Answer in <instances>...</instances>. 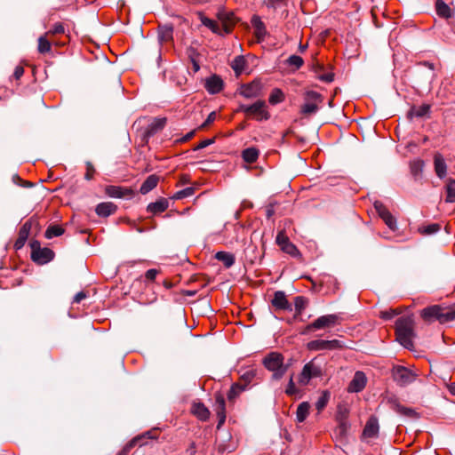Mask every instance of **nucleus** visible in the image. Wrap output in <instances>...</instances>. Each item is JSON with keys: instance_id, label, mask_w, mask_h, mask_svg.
<instances>
[{"instance_id": "35", "label": "nucleus", "mask_w": 455, "mask_h": 455, "mask_svg": "<svg viewBox=\"0 0 455 455\" xmlns=\"http://www.w3.org/2000/svg\"><path fill=\"white\" fill-rule=\"evenodd\" d=\"M310 404L307 402H303L299 404L296 411V418L299 422H303L309 413Z\"/></svg>"}, {"instance_id": "52", "label": "nucleus", "mask_w": 455, "mask_h": 455, "mask_svg": "<svg viewBox=\"0 0 455 455\" xmlns=\"http://www.w3.org/2000/svg\"><path fill=\"white\" fill-rule=\"evenodd\" d=\"M64 33H65V28H64L63 24L60 22H58V23H55L52 27V28L45 34L46 35H60V34H64Z\"/></svg>"}, {"instance_id": "62", "label": "nucleus", "mask_w": 455, "mask_h": 455, "mask_svg": "<svg viewBox=\"0 0 455 455\" xmlns=\"http://www.w3.org/2000/svg\"><path fill=\"white\" fill-rule=\"evenodd\" d=\"M87 297L84 291H79L74 297L73 303H80L84 299Z\"/></svg>"}, {"instance_id": "50", "label": "nucleus", "mask_w": 455, "mask_h": 455, "mask_svg": "<svg viewBox=\"0 0 455 455\" xmlns=\"http://www.w3.org/2000/svg\"><path fill=\"white\" fill-rule=\"evenodd\" d=\"M401 311L399 309H388L379 312V316L384 320H390L395 315H399Z\"/></svg>"}, {"instance_id": "23", "label": "nucleus", "mask_w": 455, "mask_h": 455, "mask_svg": "<svg viewBox=\"0 0 455 455\" xmlns=\"http://www.w3.org/2000/svg\"><path fill=\"white\" fill-rule=\"evenodd\" d=\"M216 414L219 419L217 425V428L219 429L226 420V404L225 400L221 395H218L216 397Z\"/></svg>"}, {"instance_id": "46", "label": "nucleus", "mask_w": 455, "mask_h": 455, "mask_svg": "<svg viewBox=\"0 0 455 455\" xmlns=\"http://www.w3.org/2000/svg\"><path fill=\"white\" fill-rule=\"evenodd\" d=\"M305 100L307 102H315L318 106L322 102V96L317 92L308 91L306 93Z\"/></svg>"}, {"instance_id": "51", "label": "nucleus", "mask_w": 455, "mask_h": 455, "mask_svg": "<svg viewBox=\"0 0 455 455\" xmlns=\"http://www.w3.org/2000/svg\"><path fill=\"white\" fill-rule=\"evenodd\" d=\"M287 63L290 66L295 67L298 69L303 65L304 61L301 57L298 55H291L288 58Z\"/></svg>"}, {"instance_id": "43", "label": "nucleus", "mask_w": 455, "mask_h": 455, "mask_svg": "<svg viewBox=\"0 0 455 455\" xmlns=\"http://www.w3.org/2000/svg\"><path fill=\"white\" fill-rule=\"evenodd\" d=\"M195 194V188L193 187H188L180 191H177L172 198L174 200H180L183 198H187L192 196Z\"/></svg>"}, {"instance_id": "47", "label": "nucleus", "mask_w": 455, "mask_h": 455, "mask_svg": "<svg viewBox=\"0 0 455 455\" xmlns=\"http://www.w3.org/2000/svg\"><path fill=\"white\" fill-rule=\"evenodd\" d=\"M318 110V106L315 102H305L301 107V113L304 115L314 114Z\"/></svg>"}, {"instance_id": "26", "label": "nucleus", "mask_w": 455, "mask_h": 455, "mask_svg": "<svg viewBox=\"0 0 455 455\" xmlns=\"http://www.w3.org/2000/svg\"><path fill=\"white\" fill-rule=\"evenodd\" d=\"M168 206V200L165 198H160L154 203H150L147 207V211L153 214H158L165 212Z\"/></svg>"}, {"instance_id": "29", "label": "nucleus", "mask_w": 455, "mask_h": 455, "mask_svg": "<svg viewBox=\"0 0 455 455\" xmlns=\"http://www.w3.org/2000/svg\"><path fill=\"white\" fill-rule=\"evenodd\" d=\"M259 155V149L254 147L247 148L243 150L242 157L244 162L253 164L257 161Z\"/></svg>"}, {"instance_id": "14", "label": "nucleus", "mask_w": 455, "mask_h": 455, "mask_svg": "<svg viewBox=\"0 0 455 455\" xmlns=\"http://www.w3.org/2000/svg\"><path fill=\"white\" fill-rule=\"evenodd\" d=\"M261 84L259 82H252L248 84H243L239 89V93L246 99L257 98L260 95Z\"/></svg>"}, {"instance_id": "9", "label": "nucleus", "mask_w": 455, "mask_h": 455, "mask_svg": "<svg viewBox=\"0 0 455 455\" xmlns=\"http://www.w3.org/2000/svg\"><path fill=\"white\" fill-rule=\"evenodd\" d=\"M343 346L341 342L338 339L332 340H324V339H315L309 341L307 344V347L311 351H320V350H335L341 348Z\"/></svg>"}, {"instance_id": "7", "label": "nucleus", "mask_w": 455, "mask_h": 455, "mask_svg": "<svg viewBox=\"0 0 455 455\" xmlns=\"http://www.w3.org/2000/svg\"><path fill=\"white\" fill-rule=\"evenodd\" d=\"M339 321V316L335 314L325 315L318 317L313 323L308 324L303 333H307L315 330L333 327Z\"/></svg>"}, {"instance_id": "19", "label": "nucleus", "mask_w": 455, "mask_h": 455, "mask_svg": "<svg viewBox=\"0 0 455 455\" xmlns=\"http://www.w3.org/2000/svg\"><path fill=\"white\" fill-rule=\"evenodd\" d=\"M379 422L377 418L371 417L368 421L366 422V425L364 427V429L363 431V436L364 438H374L378 436L379 434Z\"/></svg>"}, {"instance_id": "32", "label": "nucleus", "mask_w": 455, "mask_h": 455, "mask_svg": "<svg viewBox=\"0 0 455 455\" xmlns=\"http://www.w3.org/2000/svg\"><path fill=\"white\" fill-rule=\"evenodd\" d=\"M201 22L203 25L210 28L213 33L224 36V32L221 27L213 20H211L207 17L202 16Z\"/></svg>"}, {"instance_id": "12", "label": "nucleus", "mask_w": 455, "mask_h": 455, "mask_svg": "<svg viewBox=\"0 0 455 455\" xmlns=\"http://www.w3.org/2000/svg\"><path fill=\"white\" fill-rule=\"evenodd\" d=\"M275 242L283 252L293 257L299 255L297 247L290 242L283 230L278 232Z\"/></svg>"}, {"instance_id": "58", "label": "nucleus", "mask_w": 455, "mask_h": 455, "mask_svg": "<svg viewBox=\"0 0 455 455\" xmlns=\"http://www.w3.org/2000/svg\"><path fill=\"white\" fill-rule=\"evenodd\" d=\"M12 181L21 187H31L32 184L28 181H23L18 174L12 175Z\"/></svg>"}, {"instance_id": "64", "label": "nucleus", "mask_w": 455, "mask_h": 455, "mask_svg": "<svg viewBox=\"0 0 455 455\" xmlns=\"http://www.w3.org/2000/svg\"><path fill=\"white\" fill-rule=\"evenodd\" d=\"M24 74V68L21 67V66H17L15 68V70H14V73H13V76H15L16 79H19Z\"/></svg>"}, {"instance_id": "8", "label": "nucleus", "mask_w": 455, "mask_h": 455, "mask_svg": "<svg viewBox=\"0 0 455 455\" xmlns=\"http://www.w3.org/2000/svg\"><path fill=\"white\" fill-rule=\"evenodd\" d=\"M393 377L399 386L404 387L412 383L416 379L417 374L411 370L399 365L394 367Z\"/></svg>"}, {"instance_id": "1", "label": "nucleus", "mask_w": 455, "mask_h": 455, "mask_svg": "<svg viewBox=\"0 0 455 455\" xmlns=\"http://www.w3.org/2000/svg\"><path fill=\"white\" fill-rule=\"evenodd\" d=\"M414 317L412 315H403L395 322L396 340L405 348L412 349V339L416 336L414 331Z\"/></svg>"}, {"instance_id": "21", "label": "nucleus", "mask_w": 455, "mask_h": 455, "mask_svg": "<svg viewBox=\"0 0 455 455\" xmlns=\"http://www.w3.org/2000/svg\"><path fill=\"white\" fill-rule=\"evenodd\" d=\"M31 226H32L31 223L29 221H27L20 228V229L19 231L18 238L14 243V248L16 250H20L24 246L26 241L28 238V235H29V233L31 230Z\"/></svg>"}, {"instance_id": "31", "label": "nucleus", "mask_w": 455, "mask_h": 455, "mask_svg": "<svg viewBox=\"0 0 455 455\" xmlns=\"http://www.w3.org/2000/svg\"><path fill=\"white\" fill-rule=\"evenodd\" d=\"M446 203H455V180L448 179L445 185Z\"/></svg>"}, {"instance_id": "18", "label": "nucleus", "mask_w": 455, "mask_h": 455, "mask_svg": "<svg viewBox=\"0 0 455 455\" xmlns=\"http://www.w3.org/2000/svg\"><path fill=\"white\" fill-rule=\"evenodd\" d=\"M434 168L435 172L439 179H444L446 177L448 167L443 156L440 153L435 154Z\"/></svg>"}, {"instance_id": "54", "label": "nucleus", "mask_w": 455, "mask_h": 455, "mask_svg": "<svg viewBox=\"0 0 455 455\" xmlns=\"http://www.w3.org/2000/svg\"><path fill=\"white\" fill-rule=\"evenodd\" d=\"M95 173V169L91 162L86 163V172L84 174V178L87 180H90L93 178V175Z\"/></svg>"}, {"instance_id": "55", "label": "nucleus", "mask_w": 455, "mask_h": 455, "mask_svg": "<svg viewBox=\"0 0 455 455\" xmlns=\"http://www.w3.org/2000/svg\"><path fill=\"white\" fill-rule=\"evenodd\" d=\"M286 0H264V4L267 8L276 9Z\"/></svg>"}, {"instance_id": "63", "label": "nucleus", "mask_w": 455, "mask_h": 455, "mask_svg": "<svg viewBox=\"0 0 455 455\" xmlns=\"http://www.w3.org/2000/svg\"><path fill=\"white\" fill-rule=\"evenodd\" d=\"M242 62L243 60L239 58H236L234 61V64L232 68L235 72H241L242 71Z\"/></svg>"}, {"instance_id": "24", "label": "nucleus", "mask_w": 455, "mask_h": 455, "mask_svg": "<svg viewBox=\"0 0 455 455\" xmlns=\"http://www.w3.org/2000/svg\"><path fill=\"white\" fill-rule=\"evenodd\" d=\"M191 412L202 421H206L211 414L208 408L203 403H194Z\"/></svg>"}, {"instance_id": "37", "label": "nucleus", "mask_w": 455, "mask_h": 455, "mask_svg": "<svg viewBox=\"0 0 455 455\" xmlns=\"http://www.w3.org/2000/svg\"><path fill=\"white\" fill-rule=\"evenodd\" d=\"M64 233V228L59 225H51L47 228L45 231V237L47 239H52L53 237H57L61 235Z\"/></svg>"}, {"instance_id": "30", "label": "nucleus", "mask_w": 455, "mask_h": 455, "mask_svg": "<svg viewBox=\"0 0 455 455\" xmlns=\"http://www.w3.org/2000/svg\"><path fill=\"white\" fill-rule=\"evenodd\" d=\"M435 10L437 14L442 18L449 19L452 16L451 9L443 0H436Z\"/></svg>"}, {"instance_id": "49", "label": "nucleus", "mask_w": 455, "mask_h": 455, "mask_svg": "<svg viewBox=\"0 0 455 455\" xmlns=\"http://www.w3.org/2000/svg\"><path fill=\"white\" fill-rule=\"evenodd\" d=\"M429 110H430L429 105L424 104V105L419 106L417 108L412 109L411 113H412V115H414L417 117H422V116H427L428 114Z\"/></svg>"}, {"instance_id": "36", "label": "nucleus", "mask_w": 455, "mask_h": 455, "mask_svg": "<svg viewBox=\"0 0 455 455\" xmlns=\"http://www.w3.org/2000/svg\"><path fill=\"white\" fill-rule=\"evenodd\" d=\"M47 36L48 35L45 34L38 38L37 50L42 54L50 52L52 49V44L50 41L47 39Z\"/></svg>"}, {"instance_id": "34", "label": "nucleus", "mask_w": 455, "mask_h": 455, "mask_svg": "<svg viewBox=\"0 0 455 455\" xmlns=\"http://www.w3.org/2000/svg\"><path fill=\"white\" fill-rule=\"evenodd\" d=\"M247 387L242 384V382L234 383L229 392L228 393V401H234L241 393H243Z\"/></svg>"}, {"instance_id": "42", "label": "nucleus", "mask_w": 455, "mask_h": 455, "mask_svg": "<svg viewBox=\"0 0 455 455\" xmlns=\"http://www.w3.org/2000/svg\"><path fill=\"white\" fill-rule=\"evenodd\" d=\"M284 100V94L283 92L278 89V88H275L274 89L270 95H269V98H268V101L270 104L272 105H275V104H278L282 101H283Z\"/></svg>"}, {"instance_id": "10", "label": "nucleus", "mask_w": 455, "mask_h": 455, "mask_svg": "<svg viewBox=\"0 0 455 455\" xmlns=\"http://www.w3.org/2000/svg\"><path fill=\"white\" fill-rule=\"evenodd\" d=\"M217 18L221 23V28L224 34H229L236 21L234 13L221 8L217 12Z\"/></svg>"}, {"instance_id": "40", "label": "nucleus", "mask_w": 455, "mask_h": 455, "mask_svg": "<svg viewBox=\"0 0 455 455\" xmlns=\"http://www.w3.org/2000/svg\"><path fill=\"white\" fill-rule=\"evenodd\" d=\"M424 161L421 159H416L411 162L410 164V169L411 172L414 177H418L421 174L423 168H424Z\"/></svg>"}, {"instance_id": "11", "label": "nucleus", "mask_w": 455, "mask_h": 455, "mask_svg": "<svg viewBox=\"0 0 455 455\" xmlns=\"http://www.w3.org/2000/svg\"><path fill=\"white\" fill-rule=\"evenodd\" d=\"M374 208L376 209L379 216L383 220L385 224L392 230L397 229L396 220L393 217L390 212L386 206L379 201L374 203Z\"/></svg>"}, {"instance_id": "28", "label": "nucleus", "mask_w": 455, "mask_h": 455, "mask_svg": "<svg viewBox=\"0 0 455 455\" xmlns=\"http://www.w3.org/2000/svg\"><path fill=\"white\" fill-rule=\"evenodd\" d=\"M173 27L171 24L159 26L158 38L161 42H169L172 39Z\"/></svg>"}, {"instance_id": "59", "label": "nucleus", "mask_w": 455, "mask_h": 455, "mask_svg": "<svg viewBox=\"0 0 455 455\" xmlns=\"http://www.w3.org/2000/svg\"><path fill=\"white\" fill-rule=\"evenodd\" d=\"M157 274H158V271L156 269H154V268L148 269L145 274V277L148 281H154L156 279Z\"/></svg>"}, {"instance_id": "60", "label": "nucleus", "mask_w": 455, "mask_h": 455, "mask_svg": "<svg viewBox=\"0 0 455 455\" xmlns=\"http://www.w3.org/2000/svg\"><path fill=\"white\" fill-rule=\"evenodd\" d=\"M214 141L213 139H208V140H204L203 141H201L195 148L194 150H199V149H203L208 146H210L211 144H212Z\"/></svg>"}, {"instance_id": "25", "label": "nucleus", "mask_w": 455, "mask_h": 455, "mask_svg": "<svg viewBox=\"0 0 455 455\" xmlns=\"http://www.w3.org/2000/svg\"><path fill=\"white\" fill-rule=\"evenodd\" d=\"M117 206L111 202L100 203L96 206L95 212L100 217H108L116 212Z\"/></svg>"}, {"instance_id": "38", "label": "nucleus", "mask_w": 455, "mask_h": 455, "mask_svg": "<svg viewBox=\"0 0 455 455\" xmlns=\"http://www.w3.org/2000/svg\"><path fill=\"white\" fill-rule=\"evenodd\" d=\"M256 376V370L250 368L247 369L242 375L240 376L239 382H242L246 387L250 385L252 379Z\"/></svg>"}, {"instance_id": "45", "label": "nucleus", "mask_w": 455, "mask_h": 455, "mask_svg": "<svg viewBox=\"0 0 455 455\" xmlns=\"http://www.w3.org/2000/svg\"><path fill=\"white\" fill-rule=\"evenodd\" d=\"M307 304V299L303 296H298L294 299V307L296 313L300 315L302 311L305 309Z\"/></svg>"}, {"instance_id": "13", "label": "nucleus", "mask_w": 455, "mask_h": 455, "mask_svg": "<svg viewBox=\"0 0 455 455\" xmlns=\"http://www.w3.org/2000/svg\"><path fill=\"white\" fill-rule=\"evenodd\" d=\"M105 194L112 198H124L132 196L133 190L129 188L109 185L105 188Z\"/></svg>"}, {"instance_id": "56", "label": "nucleus", "mask_w": 455, "mask_h": 455, "mask_svg": "<svg viewBox=\"0 0 455 455\" xmlns=\"http://www.w3.org/2000/svg\"><path fill=\"white\" fill-rule=\"evenodd\" d=\"M215 119H216V112L212 111L209 114L206 120L201 124V126L199 128L204 129V128L207 127L208 125L212 124L215 121Z\"/></svg>"}, {"instance_id": "33", "label": "nucleus", "mask_w": 455, "mask_h": 455, "mask_svg": "<svg viewBox=\"0 0 455 455\" xmlns=\"http://www.w3.org/2000/svg\"><path fill=\"white\" fill-rule=\"evenodd\" d=\"M215 258L221 261L226 267H230L235 263V256L232 253L226 251H218Z\"/></svg>"}, {"instance_id": "48", "label": "nucleus", "mask_w": 455, "mask_h": 455, "mask_svg": "<svg viewBox=\"0 0 455 455\" xmlns=\"http://www.w3.org/2000/svg\"><path fill=\"white\" fill-rule=\"evenodd\" d=\"M349 411L346 406L339 405L336 419L338 421H347Z\"/></svg>"}, {"instance_id": "16", "label": "nucleus", "mask_w": 455, "mask_h": 455, "mask_svg": "<svg viewBox=\"0 0 455 455\" xmlns=\"http://www.w3.org/2000/svg\"><path fill=\"white\" fill-rule=\"evenodd\" d=\"M272 306L278 310L291 311V305L286 299V295L283 291H277L274 293L271 300Z\"/></svg>"}, {"instance_id": "41", "label": "nucleus", "mask_w": 455, "mask_h": 455, "mask_svg": "<svg viewBox=\"0 0 455 455\" xmlns=\"http://www.w3.org/2000/svg\"><path fill=\"white\" fill-rule=\"evenodd\" d=\"M148 437V438H153V436H151V432H147L146 434H144L143 435H140V436H137L135 438H133L129 444L126 445L125 448H124L123 451H121L117 455H127L129 450L134 446L135 444H137L140 440L144 439L145 437Z\"/></svg>"}, {"instance_id": "22", "label": "nucleus", "mask_w": 455, "mask_h": 455, "mask_svg": "<svg viewBox=\"0 0 455 455\" xmlns=\"http://www.w3.org/2000/svg\"><path fill=\"white\" fill-rule=\"evenodd\" d=\"M205 88L211 94L219 93L223 88V81L218 76H212L206 79Z\"/></svg>"}, {"instance_id": "2", "label": "nucleus", "mask_w": 455, "mask_h": 455, "mask_svg": "<svg viewBox=\"0 0 455 455\" xmlns=\"http://www.w3.org/2000/svg\"><path fill=\"white\" fill-rule=\"evenodd\" d=\"M420 315L427 322L438 321L440 323H445L455 319V305L452 307L440 305L427 307L421 311Z\"/></svg>"}, {"instance_id": "20", "label": "nucleus", "mask_w": 455, "mask_h": 455, "mask_svg": "<svg viewBox=\"0 0 455 455\" xmlns=\"http://www.w3.org/2000/svg\"><path fill=\"white\" fill-rule=\"evenodd\" d=\"M390 407L397 413L408 417L418 418V413L411 408L404 407L396 399L389 400Z\"/></svg>"}, {"instance_id": "39", "label": "nucleus", "mask_w": 455, "mask_h": 455, "mask_svg": "<svg viewBox=\"0 0 455 455\" xmlns=\"http://www.w3.org/2000/svg\"><path fill=\"white\" fill-rule=\"evenodd\" d=\"M331 397V394L328 390H324L322 392L320 397L315 403V407L319 412H321L325 406L327 405Z\"/></svg>"}, {"instance_id": "44", "label": "nucleus", "mask_w": 455, "mask_h": 455, "mask_svg": "<svg viewBox=\"0 0 455 455\" xmlns=\"http://www.w3.org/2000/svg\"><path fill=\"white\" fill-rule=\"evenodd\" d=\"M440 228H441V226L439 224L433 223V224L427 225L426 227L419 228V231L422 235H433V234L438 232L440 230Z\"/></svg>"}, {"instance_id": "6", "label": "nucleus", "mask_w": 455, "mask_h": 455, "mask_svg": "<svg viewBox=\"0 0 455 455\" xmlns=\"http://www.w3.org/2000/svg\"><path fill=\"white\" fill-rule=\"evenodd\" d=\"M322 374V367L313 359L304 365L298 381L301 386H307L312 379L321 377Z\"/></svg>"}, {"instance_id": "3", "label": "nucleus", "mask_w": 455, "mask_h": 455, "mask_svg": "<svg viewBox=\"0 0 455 455\" xmlns=\"http://www.w3.org/2000/svg\"><path fill=\"white\" fill-rule=\"evenodd\" d=\"M263 364L268 371H273L272 378L276 380L280 379L287 370L283 365V356L277 352H271L265 356Z\"/></svg>"}, {"instance_id": "27", "label": "nucleus", "mask_w": 455, "mask_h": 455, "mask_svg": "<svg viewBox=\"0 0 455 455\" xmlns=\"http://www.w3.org/2000/svg\"><path fill=\"white\" fill-rule=\"evenodd\" d=\"M159 177L156 174L149 175L146 180L142 183L140 192L142 195H146L153 190L158 184Z\"/></svg>"}, {"instance_id": "53", "label": "nucleus", "mask_w": 455, "mask_h": 455, "mask_svg": "<svg viewBox=\"0 0 455 455\" xmlns=\"http://www.w3.org/2000/svg\"><path fill=\"white\" fill-rule=\"evenodd\" d=\"M299 392L298 388H296L295 384L293 382L292 376L290 378L288 386L286 387L285 393L289 395H296Z\"/></svg>"}, {"instance_id": "15", "label": "nucleus", "mask_w": 455, "mask_h": 455, "mask_svg": "<svg viewBox=\"0 0 455 455\" xmlns=\"http://www.w3.org/2000/svg\"><path fill=\"white\" fill-rule=\"evenodd\" d=\"M251 23L254 29V36L257 39V42H263L266 36L267 35V31L260 17L258 15H253L251 19Z\"/></svg>"}, {"instance_id": "61", "label": "nucleus", "mask_w": 455, "mask_h": 455, "mask_svg": "<svg viewBox=\"0 0 455 455\" xmlns=\"http://www.w3.org/2000/svg\"><path fill=\"white\" fill-rule=\"evenodd\" d=\"M166 123V119L165 118H159V119H156L155 120L154 124H152L153 125V129H162L164 124Z\"/></svg>"}, {"instance_id": "57", "label": "nucleus", "mask_w": 455, "mask_h": 455, "mask_svg": "<svg viewBox=\"0 0 455 455\" xmlns=\"http://www.w3.org/2000/svg\"><path fill=\"white\" fill-rule=\"evenodd\" d=\"M338 422H339L338 430H339V434L342 435H345L350 427L348 421H338Z\"/></svg>"}, {"instance_id": "4", "label": "nucleus", "mask_w": 455, "mask_h": 455, "mask_svg": "<svg viewBox=\"0 0 455 455\" xmlns=\"http://www.w3.org/2000/svg\"><path fill=\"white\" fill-rule=\"evenodd\" d=\"M238 111L243 112L246 116H251L257 121H266L270 118L267 110V104L264 100H257L251 105L241 104Z\"/></svg>"}, {"instance_id": "5", "label": "nucleus", "mask_w": 455, "mask_h": 455, "mask_svg": "<svg viewBox=\"0 0 455 455\" xmlns=\"http://www.w3.org/2000/svg\"><path fill=\"white\" fill-rule=\"evenodd\" d=\"M31 247V259L34 262L44 265L54 258V252L52 249L44 247L42 248L40 243L36 240L30 243Z\"/></svg>"}, {"instance_id": "17", "label": "nucleus", "mask_w": 455, "mask_h": 455, "mask_svg": "<svg viewBox=\"0 0 455 455\" xmlns=\"http://www.w3.org/2000/svg\"><path fill=\"white\" fill-rule=\"evenodd\" d=\"M366 385V377L363 371H356L348 385L347 390L351 393L362 391Z\"/></svg>"}]
</instances>
